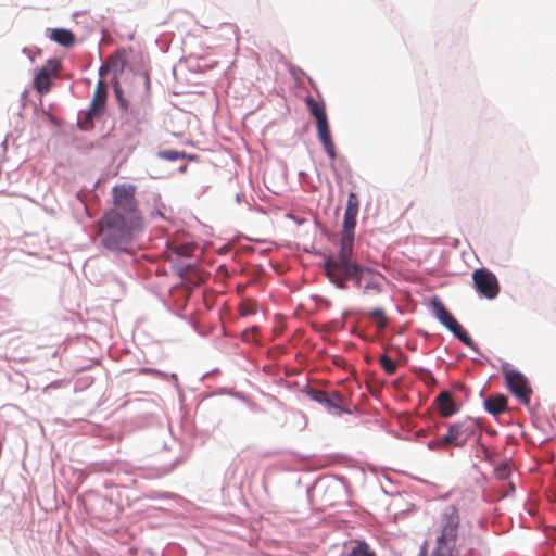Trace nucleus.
Listing matches in <instances>:
<instances>
[{"label":"nucleus","mask_w":556,"mask_h":556,"mask_svg":"<svg viewBox=\"0 0 556 556\" xmlns=\"http://www.w3.org/2000/svg\"><path fill=\"white\" fill-rule=\"evenodd\" d=\"M502 372L509 391L522 404H529L532 389L527 378L520 371L509 368V365H504L502 367Z\"/></svg>","instance_id":"obj_7"},{"label":"nucleus","mask_w":556,"mask_h":556,"mask_svg":"<svg viewBox=\"0 0 556 556\" xmlns=\"http://www.w3.org/2000/svg\"><path fill=\"white\" fill-rule=\"evenodd\" d=\"M97 236L103 248L113 252L128 251L143 224L125 219L116 212H105L96 224Z\"/></svg>","instance_id":"obj_2"},{"label":"nucleus","mask_w":556,"mask_h":556,"mask_svg":"<svg viewBox=\"0 0 556 556\" xmlns=\"http://www.w3.org/2000/svg\"><path fill=\"white\" fill-rule=\"evenodd\" d=\"M61 70V62L56 59H50L42 68L36 74L33 87L41 94L48 93L51 89L52 77H56Z\"/></svg>","instance_id":"obj_10"},{"label":"nucleus","mask_w":556,"mask_h":556,"mask_svg":"<svg viewBox=\"0 0 556 556\" xmlns=\"http://www.w3.org/2000/svg\"><path fill=\"white\" fill-rule=\"evenodd\" d=\"M312 399L337 414L343 412L341 406L343 397L338 391H333L331 394H328L326 391L316 390L312 393Z\"/></svg>","instance_id":"obj_13"},{"label":"nucleus","mask_w":556,"mask_h":556,"mask_svg":"<svg viewBox=\"0 0 556 556\" xmlns=\"http://www.w3.org/2000/svg\"><path fill=\"white\" fill-rule=\"evenodd\" d=\"M495 476L500 480H505L510 475V466L507 462H503L495 467Z\"/></svg>","instance_id":"obj_24"},{"label":"nucleus","mask_w":556,"mask_h":556,"mask_svg":"<svg viewBox=\"0 0 556 556\" xmlns=\"http://www.w3.org/2000/svg\"><path fill=\"white\" fill-rule=\"evenodd\" d=\"M354 233L341 232L340 249L337 257H329L324 263L325 274L339 289H346L343 285V276L350 270H355L358 264L352 263Z\"/></svg>","instance_id":"obj_3"},{"label":"nucleus","mask_w":556,"mask_h":556,"mask_svg":"<svg viewBox=\"0 0 556 556\" xmlns=\"http://www.w3.org/2000/svg\"><path fill=\"white\" fill-rule=\"evenodd\" d=\"M439 531L435 545L430 556H460V548L472 553L480 544V536L475 534H459L460 514L456 506L444 508L439 517Z\"/></svg>","instance_id":"obj_1"},{"label":"nucleus","mask_w":556,"mask_h":556,"mask_svg":"<svg viewBox=\"0 0 556 556\" xmlns=\"http://www.w3.org/2000/svg\"><path fill=\"white\" fill-rule=\"evenodd\" d=\"M418 556H427V542L422 544Z\"/></svg>","instance_id":"obj_27"},{"label":"nucleus","mask_w":556,"mask_h":556,"mask_svg":"<svg viewBox=\"0 0 556 556\" xmlns=\"http://www.w3.org/2000/svg\"><path fill=\"white\" fill-rule=\"evenodd\" d=\"M305 103L311 112V114L315 117L316 122L323 121L327 118V114L325 111V106L315 101V99L311 96L306 97Z\"/></svg>","instance_id":"obj_19"},{"label":"nucleus","mask_w":556,"mask_h":556,"mask_svg":"<svg viewBox=\"0 0 556 556\" xmlns=\"http://www.w3.org/2000/svg\"><path fill=\"white\" fill-rule=\"evenodd\" d=\"M126 64V60L123 53H116L108 59L106 64L102 65L99 70V75L102 77L108 73L109 68H115L116 71H123Z\"/></svg>","instance_id":"obj_18"},{"label":"nucleus","mask_w":556,"mask_h":556,"mask_svg":"<svg viewBox=\"0 0 556 556\" xmlns=\"http://www.w3.org/2000/svg\"><path fill=\"white\" fill-rule=\"evenodd\" d=\"M368 317L377 325L379 330L386 328L388 318L382 308H375L368 313Z\"/></svg>","instance_id":"obj_21"},{"label":"nucleus","mask_w":556,"mask_h":556,"mask_svg":"<svg viewBox=\"0 0 556 556\" xmlns=\"http://www.w3.org/2000/svg\"><path fill=\"white\" fill-rule=\"evenodd\" d=\"M435 404L439 414L444 418H448L457 413L453 395L448 391L441 392L435 397Z\"/></svg>","instance_id":"obj_15"},{"label":"nucleus","mask_w":556,"mask_h":556,"mask_svg":"<svg viewBox=\"0 0 556 556\" xmlns=\"http://www.w3.org/2000/svg\"><path fill=\"white\" fill-rule=\"evenodd\" d=\"M472 281L477 292L485 299L493 300L500 293L496 276L486 268H478L472 273Z\"/></svg>","instance_id":"obj_9"},{"label":"nucleus","mask_w":556,"mask_h":556,"mask_svg":"<svg viewBox=\"0 0 556 556\" xmlns=\"http://www.w3.org/2000/svg\"><path fill=\"white\" fill-rule=\"evenodd\" d=\"M113 207L108 212H116L125 219L142 223L141 213L136 199V187L130 184L117 185L112 189Z\"/></svg>","instance_id":"obj_5"},{"label":"nucleus","mask_w":556,"mask_h":556,"mask_svg":"<svg viewBox=\"0 0 556 556\" xmlns=\"http://www.w3.org/2000/svg\"><path fill=\"white\" fill-rule=\"evenodd\" d=\"M432 307L435 317L443 324L457 339H459L466 346L475 349V342L471 337L463 329L454 316L445 308V306L438 300L432 302Z\"/></svg>","instance_id":"obj_8"},{"label":"nucleus","mask_w":556,"mask_h":556,"mask_svg":"<svg viewBox=\"0 0 556 556\" xmlns=\"http://www.w3.org/2000/svg\"><path fill=\"white\" fill-rule=\"evenodd\" d=\"M446 434L430 440V450H447L450 447H464L479 431V425L471 418H466L454 424L446 425Z\"/></svg>","instance_id":"obj_4"},{"label":"nucleus","mask_w":556,"mask_h":556,"mask_svg":"<svg viewBox=\"0 0 556 556\" xmlns=\"http://www.w3.org/2000/svg\"><path fill=\"white\" fill-rule=\"evenodd\" d=\"M106 97H108V88L106 84L103 79H99L96 86V90L89 106V110L87 112L88 118H93L94 116H99L106 103Z\"/></svg>","instance_id":"obj_12"},{"label":"nucleus","mask_w":556,"mask_h":556,"mask_svg":"<svg viewBox=\"0 0 556 556\" xmlns=\"http://www.w3.org/2000/svg\"><path fill=\"white\" fill-rule=\"evenodd\" d=\"M346 556H376V554L365 541H355V545Z\"/></svg>","instance_id":"obj_20"},{"label":"nucleus","mask_w":556,"mask_h":556,"mask_svg":"<svg viewBox=\"0 0 556 556\" xmlns=\"http://www.w3.org/2000/svg\"><path fill=\"white\" fill-rule=\"evenodd\" d=\"M435 382H437V381H435L434 377H433V376H431V375H429V377H428V379H427V383H429V384H430V383H431V384H434Z\"/></svg>","instance_id":"obj_28"},{"label":"nucleus","mask_w":556,"mask_h":556,"mask_svg":"<svg viewBox=\"0 0 556 556\" xmlns=\"http://www.w3.org/2000/svg\"><path fill=\"white\" fill-rule=\"evenodd\" d=\"M114 92H115V96H116V99L119 103V105L123 108V109H127L128 108V102L126 101V99L123 97V90H122V87L119 86L118 83H115L114 84Z\"/></svg>","instance_id":"obj_26"},{"label":"nucleus","mask_w":556,"mask_h":556,"mask_svg":"<svg viewBox=\"0 0 556 556\" xmlns=\"http://www.w3.org/2000/svg\"><path fill=\"white\" fill-rule=\"evenodd\" d=\"M484 406L490 414L497 416L505 412L507 407V399L503 394L490 396L485 400Z\"/></svg>","instance_id":"obj_16"},{"label":"nucleus","mask_w":556,"mask_h":556,"mask_svg":"<svg viewBox=\"0 0 556 556\" xmlns=\"http://www.w3.org/2000/svg\"><path fill=\"white\" fill-rule=\"evenodd\" d=\"M382 275L378 271L357 265L355 270H350L343 276V285L346 286L348 280H354L355 286L363 289L364 295H374L381 292Z\"/></svg>","instance_id":"obj_6"},{"label":"nucleus","mask_w":556,"mask_h":556,"mask_svg":"<svg viewBox=\"0 0 556 556\" xmlns=\"http://www.w3.org/2000/svg\"><path fill=\"white\" fill-rule=\"evenodd\" d=\"M380 365L388 375H393L396 371L397 365L388 355H382L379 358Z\"/></svg>","instance_id":"obj_22"},{"label":"nucleus","mask_w":556,"mask_h":556,"mask_svg":"<svg viewBox=\"0 0 556 556\" xmlns=\"http://www.w3.org/2000/svg\"><path fill=\"white\" fill-rule=\"evenodd\" d=\"M316 125H317L318 138H319L320 142L323 143V146L326 150V153L328 154V156L331 160H334L336 159V148H334V143L331 138L328 118L316 122Z\"/></svg>","instance_id":"obj_14"},{"label":"nucleus","mask_w":556,"mask_h":556,"mask_svg":"<svg viewBox=\"0 0 556 556\" xmlns=\"http://www.w3.org/2000/svg\"><path fill=\"white\" fill-rule=\"evenodd\" d=\"M185 156V152H179L176 150H163L159 152V157L167 161H177L184 159Z\"/></svg>","instance_id":"obj_23"},{"label":"nucleus","mask_w":556,"mask_h":556,"mask_svg":"<svg viewBox=\"0 0 556 556\" xmlns=\"http://www.w3.org/2000/svg\"><path fill=\"white\" fill-rule=\"evenodd\" d=\"M255 312H256V304H255V302H253L251 300H247V301L241 303V305H240V313H241V315L247 316V315L253 314Z\"/></svg>","instance_id":"obj_25"},{"label":"nucleus","mask_w":556,"mask_h":556,"mask_svg":"<svg viewBox=\"0 0 556 556\" xmlns=\"http://www.w3.org/2000/svg\"><path fill=\"white\" fill-rule=\"evenodd\" d=\"M359 208V200L354 192H350L348 197L346 207L343 218V227L341 232L354 233L356 226V217Z\"/></svg>","instance_id":"obj_11"},{"label":"nucleus","mask_w":556,"mask_h":556,"mask_svg":"<svg viewBox=\"0 0 556 556\" xmlns=\"http://www.w3.org/2000/svg\"><path fill=\"white\" fill-rule=\"evenodd\" d=\"M50 38L63 47H71L75 42L74 34L65 28L53 29Z\"/></svg>","instance_id":"obj_17"}]
</instances>
